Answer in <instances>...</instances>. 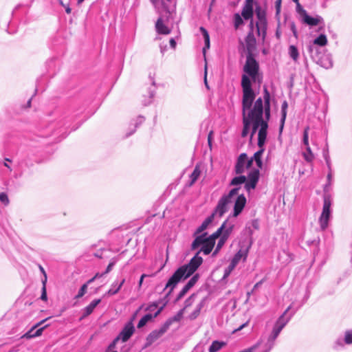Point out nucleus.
<instances>
[{
    "mask_svg": "<svg viewBox=\"0 0 352 352\" xmlns=\"http://www.w3.org/2000/svg\"><path fill=\"white\" fill-rule=\"evenodd\" d=\"M248 116L250 120V125L252 124L250 138L252 139L256 131L258 133V146L265 145L268 121L270 119V94L267 87L263 89V98H258L254 103L253 107L248 110Z\"/></svg>",
    "mask_w": 352,
    "mask_h": 352,
    "instance_id": "f257e3e1",
    "label": "nucleus"
},
{
    "mask_svg": "<svg viewBox=\"0 0 352 352\" xmlns=\"http://www.w3.org/2000/svg\"><path fill=\"white\" fill-rule=\"evenodd\" d=\"M199 254V252H197L188 264L179 267L170 277L165 286V289H169L167 295L173 291L181 280H185L193 274L201 265L203 258Z\"/></svg>",
    "mask_w": 352,
    "mask_h": 352,
    "instance_id": "f03ea898",
    "label": "nucleus"
},
{
    "mask_svg": "<svg viewBox=\"0 0 352 352\" xmlns=\"http://www.w3.org/2000/svg\"><path fill=\"white\" fill-rule=\"evenodd\" d=\"M241 87L243 90L242 114L243 124L241 136L245 138L248 135L250 128V120L248 118L246 111L252 107L256 95L252 88V82L245 75H243L241 78Z\"/></svg>",
    "mask_w": 352,
    "mask_h": 352,
    "instance_id": "7ed1b4c3",
    "label": "nucleus"
},
{
    "mask_svg": "<svg viewBox=\"0 0 352 352\" xmlns=\"http://www.w3.org/2000/svg\"><path fill=\"white\" fill-rule=\"evenodd\" d=\"M240 188V187H235L232 188L228 194L224 195L221 197L214 211L202 222L200 226L197 228L194 234L195 236L201 234L206 230L209 225L213 221L214 216L217 215L219 217H221L226 212L227 206L230 201L231 198L237 195L238 190H239Z\"/></svg>",
    "mask_w": 352,
    "mask_h": 352,
    "instance_id": "20e7f679",
    "label": "nucleus"
},
{
    "mask_svg": "<svg viewBox=\"0 0 352 352\" xmlns=\"http://www.w3.org/2000/svg\"><path fill=\"white\" fill-rule=\"evenodd\" d=\"M162 6L165 14L158 18L155 23V29L158 34L167 35L171 32V30L164 25V22L168 21L170 19L173 18V14L175 10L174 8H169L164 1H162Z\"/></svg>",
    "mask_w": 352,
    "mask_h": 352,
    "instance_id": "39448f33",
    "label": "nucleus"
},
{
    "mask_svg": "<svg viewBox=\"0 0 352 352\" xmlns=\"http://www.w3.org/2000/svg\"><path fill=\"white\" fill-rule=\"evenodd\" d=\"M259 71L258 63L254 58L253 54H248L246 56L245 64L243 67V72L247 74L248 78H251L254 82L257 80ZM244 74L242 75V76ZM246 76V74H245ZM250 79V78H249ZM251 81V80H250Z\"/></svg>",
    "mask_w": 352,
    "mask_h": 352,
    "instance_id": "423d86ee",
    "label": "nucleus"
},
{
    "mask_svg": "<svg viewBox=\"0 0 352 352\" xmlns=\"http://www.w3.org/2000/svg\"><path fill=\"white\" fill-rule=\"evenodd\" d=\"M324 203L322 211L319 218V223L321 229L324 230L328 226V222L331 216V199L329 194H324Z\"/></svg>",
    "mask_w": 352,
    "mask_h": 352,
    "instance_id": "0eeeda50",
    "label": "nucleus"
},
{
    "mask_svg": "<svg viewBox=\"0 0 352 352\" xmlns=\"http://www.w3.org/2000/svg\"><path fill=\"white\" fill-rule=\"evenodd\" d=\"M255 13L258 19V21L256 23L257 34L258 36L262 35L263 37H265L267 30L266 12L261 6H258L256 7Z\"/></svg>",
    "mask_w": 352,
    "mask_h": 352,
    "instance_id": "6e6552de",
    "label": "nucleus"
},
{
    "mask_svg": "<svg viewBox=\"0 0 352 352\" xmlns=\"http://www.w3.org/2000/svg\"><path fill=\"white\" fill-rule=\"evenodd\" d=\"M169 322H164V324L159 329L151 331L146 338V346L152 344L154 342L161 338L169 329Z\"/></svg>",
    "mask_w": 352,
    "mask_h": 352,
    "instance_id": "1a4fd4ad",
    "label": "nucleus"
},
{
    "mask_svg": "<svg viewBox=\"0 0 352 352\" xmlns=\"http://www.w3.org/2000/svg\"><path fill=\"white\" fill-rule=\"evenodd\" d=\"M259 175L258 169H254L249 173L245 184V189L248 192H250L256 188L259 179Z\"/></svg>",
    "mask_w": 352,
    "mask_h": 352,
    "instance_id": "9d476101",
    "label": "nucleus"
},
{
    "mask_svg": "<svg viewBox=\"0 0 352 352\" xmlns=\"http://www.w3.org/2000/svg\"><path fill=\"white\" fill-rule=\"evenodd\" d=\"M135 332V327L132 320L125 324L124 327L118 334L117 338L122 342L128 341Z\"/></svg>",
    "mask_w": 352,
    "mask_h": 352,
    "instance_id": "9b49d317",
    "label": "nucleus"
},
{
    "mask_svg": "<svg viewBox=\"0 0 352 352\" xmlns=\"http://www.w3.org/2000/svg\"><path fill=\"white\" fill-rule=\"evenodd\" d=\"M236 196H237V197H236V199L235 201L234 206V212H233L234 217H237L238 215H239V214L243 210V208L245 206V204H246V198L244 196V195H243V194L239 195V192L237 193V195L233 196L231 198V200L229 203H230L232 201V199Z\"/></svg>",
    "mask_w": 352,
    "mask_h": 352,
    "instance_id": "f8f14e48",
    "label": "nucleus"
},
{
    "mask_svg": "<svg viewBox=\"0 0 352 352\" xmlns=\"http://www.w3.org/2000/svg\"><path fill=\"white\" fill-rule=\"evenodd\" d=\"M47 320V318L43 320L41 322L36 324L34 326H33L27 333H25L24 334L23 338L30 339V338L40 336L42 334L43 329L48 325L47 324L43 327L38 329H36Z\"/></svg>",
    "mask_w": 352,
    "mask_h": 352,
    "instance_id": "ddd939ff",
    "label": "nucleus"
},
{
    "mask_svg": "<svg viewBox=\"0 0 352 352\" xmlns=\"http://www.w3.org/2000/svg\"><path fill=\"white\" fill-rule=\"evenodd\" d=\"M101 302V299H94L87 306H86L85 308H83L81 310L82 315L80 318V320H82L91 315L95 308Z\"/></svg>",
    "mask_w": 352,
    "mask_h": 352,
    "instance_id": "4468645a",
    "label": "nucleus"
},
{
    "mask_svg": "<svg viewBox=\"0 0 352 352\" xmlns=\"http://www.w3.org/2000/svg\"><path fill=\"white\" fill-rule=\"evenodd\" d=\"M253 2L245 0L241 11V16L245 20L252 19L254 15Z\"/></svg>",
    "mask_w": 352,
    "mask_h": 352,
    "instance_id": "2eb2a0df",
    "label": "nucleus"
},
{
    "mask_svg": "<svg viewBox=\"0 0 352 352\" xmlns=\"http://www.w3.org/2000/svg\"><path fill=\"white\" fill-rule=\"evenodd\" d=\"M247 161V154L243 153L239 155V156L237 158L235 166H234V170L236 174H241L245 172L246 167H245V163Z\"/></svg>",
    "mask_w": 352,
    "mask_h": 352,
    "instance_id": "dca6fc26",
    "label": "nucleus"
},
{
    "mask_svg": "<svg viewBox=\"0 0 352 352\" xmlns=\"http://www.w3.org/2000/svg\"><path fill=\"white\" fill-rule=\"evenodd\" d=\"M164 305L162 306L153 315L151 314H145L139 321L138 324V328L140 329L145 326L148 322L151 320L153 318L157 317L161 311L163 310Z\"/></svg>",
    "mask_w": 352,
    "mask_h": 352,
    "instance_id": "f3484780",
    "label": "nucleus"
},
{
    "mask_svg": "<svg viewBox=\"0 0 352 352\" xmlns=\"http://www.w3.org/2000/svg\"><path fill=\"white\" fill-rule=\"evenodd\" d=\"M245 41L248 54H252V52L256 47V38L254 32H248Z\"/></svg>",
    "mask_w": 352,
    "mask_h": 352,
    "instance_id": "a211bd4d",
    "label": "nucleus"
},
{
    "mask_svg": "<svg viewBox=\"0 0 352 352\" xmlns=\"http://www.w3.org/2000/svg\"><path fill=\"white\" fill-rule=\"evenodd\" d=\"M125 283V278H122L120 283L114 281L111 285L110 289L106 292V296H113L119 292L122 285Z\"/></svg>",
    "mask_w": 352,
    "mask_h": 352,
    "instance_id": "6ab92c4d",
    "label": "nucleus"
},
{
    "mask_svg": "<svg viewBox=\"0 0 352 352\" xmlns=\"http://www.w3.org/2000/svg\"><path fill=\"white\" fill-rule=\"evenodd\" d=\"M207 234H208L207 232H204L200 235L197 234V236L195 237V239H194V241L192 243L191 249L194 250L197 249L200 246L202 247L204 242L207 239V236H206Z\"/></svg>",
    "mask_w": 352,
    "mask_h": 352,
    "instance_id": "aec40b11",
    "label": "nucleus"
},
{
    "mask_svg": "<svg viewBox=\"0 0 352 352\" xmlns=\"http://www.w3.org/2000/svg\"><path fill=\"white\" fill-rule=\"evenodd\" d=\"M322 18L320 16H317L316 18L312 17L309 15H308L306 12H305L303 15V21L311 26L317 25L319 24L321 21H322Z\"/></svg>",
    "mask_w": 352,
    "mask_h": 352,
    "instance_id": "412c9836",
    "label": "nucleus"
},
{
    "mask_svg": "<svg viewBox=\"0 0 352 352\" xmlns=\"http://www.w3.org/2000/svg\"><path fill=\"white\" fill-rule=\"evenodd\" d=\"M287 107H288L287 102L286 100L283 101V102L282 103V105H281V118H280V128H279L280 133L282 132L283 127H284V124H285L286 116H287Z\"/></svg>",
    "mask_w": 352,
    "mask_h": 352,
    "instance_id": "4be33fe9",
    "label": "nucleus"
},
{
    "mask_svg": "<svg viewBox=\"0 0 352 352\" xmlns=\"http://www.w3.org/2000/svg\"><path fill=\"white\" fill-rule=\"evenodd\" d=\"M258 147H259V150L254 154L252 158L256 162L257 166L258 168H261L262 166H263L261 157L265 151V148H264V145H262L261 146H258Z\"/></svg>",
    "mask_w": 352,
    "mask_h": 352,
    "instance_id": "5701e85b",
    "label": "nucleus"
},
{
    "mask_svg": "<svg viewBox=\"0 0 352 352\" xmlns=\"http://www.w3.org/2000/svg\"><path fill=\"white\" fill-rule=\"evenodd\" d=\"M214 244L215 243H214V241H211L210 240L207 239L206 241L204 242V245H202V247L201 248V249L198 252H199V253L202 252H204V254L208 255L212 252Z\"/></svg>",
    "mask_w": 352,
    "mask_h": 352,
    "instance_id": "b1692460",
    "label": "nucleus"
},
{
    "mask_svg": "<svg viewBox=\"0 0 352 352\" xmlns=\"http://www.w3.org/2000/svg\"><path fill=\"white\" fill-rule=\"evenodd\" d=\"M226 344L225 342L214 340L212 342L211 345L210 346V347L208 349V351L209 352H217Z\"/></svg>",
    "mask_w": 352,
    "mask_h": 352,
    "instance_id": "393cba45",
    "label": "nucleus"
},
{
    "mask_svg": "<svg viewBox=\"0 0 352 352\" xmlns=\"http://www.w3.org/2000/svg\"><path fill=\"white\" fill-rule=\"evenodd\" d=\"M200 173H201V170H200L199 167L196 166L195 168H194V170L190 175V182L188 184L189 186H192L195 183V182L199 178Z\"/></svg>",
    "mask_w": 352,
    "mask_h": 352,
    "instance_id": "a878e982",
    "label": "nucleus"
},
{
    "mask_svg": "<svg viewBox=\"0 0 352 352\" xmlns=\"http://www.w3.org/2000/svg\"><path fill=\"white\" fill-rule=\"evenodd\" d=\"M184 311V309L179 310L175 316H174L172 318H170L165 322H169L168 328L170 327V326L172 324L173 322H179L182 318Z\"/></svg>",
    "mask_w": 352,
    "mask_h": 352,
    "instance_id": "bb28decb",
    "label": "nucleus"
},
{
    "mask_svg": "<svg viewBox=\"0 0 352 352\" xmlns=\"http://www.w3.org/2000/svg\"><path fill=\"white\" fill-rule=\"evenodd\" d=\"M247 177L244 175L234 177L230 182V186H239L242 184H245Z\"/></svg>",
    "mask_w": 352,
    "mask_h": 352,
    "instance_id": "cd10ccee",
    "label": "nucleus"
},
{
    "mask_svg": "<svg viewBox=\"0 0 352 352\" xmlns=\"http://www.w3.org/2000/svg\"><path fill=\"white\" fill-rule=\"evenodd\" d=\"M344 344H346L345 336H344V338L340 337L337 338L333 342L332 347L334 350H340L344 346Z\"/></svg>",
    "mask_w": 352,
    "mask_h": 352,
    "instance_id": "c85d7f7f",
    "label": "nucleus"
},
{
    "mask_svg": "<svg viewBox=\"0 0 352 352\" xmlns=\"http://www.w3.org/2000/svg\"><path fill=\"white\" fill-rule=\"evenodd\" d=\"M314 45H317L319 46H325L327 44V38L324 34H320L316 38H315L313 41Z\"/></svg>",
    "mask_w": 352,
    "mask_h": 352,
    "instance_id": "c756f323",
    "label": "nucleus"
},
{
    "mask_svg": "<svg viewBox=\"0 0 352 352\" xmlns=\"http://www.w3.org/2000/svg\"><path fill=\"white\" fill-rule=\"evenodd\" d=\"M223 229L224 225H221L215 232H214L210 236H207V239H208L211 241H214V243H215L216 239L221 237V236L222 235Z\"/></svg>",
    "mask_w": 352,
    "mask_h": 352,
    "instance_id": "7c9ffc66",
    "label": "nucleus"
},
{
    "mask_svg": "<svg viewBox=\"0 0 352 352\" xmlns=\"http://www.w3.org/2000/svg\"><path fill=\"white\" fill-rule=\"evenodd\" d=\"M289 54L290 57L295 61H296L299 56L298 49L294 45H290L289 47Z\"/></svg>",
    "mask_w": 352,
    "mask_h": 352,
    "instance_id": "2f4dec72",
    "label": "nucleus"
},
{
    "mask_svg": "<svg viewBox=\"0 0 352 352\" xmlns=\"http://www.w3.org/2000/svg\"><path fill=\"white\" fill-rule=\"evenodd\" d=\"M222 225H224V229L223 230L221 236L228 239L229 236L230 235L233 230L234 226L230 225L228 226H226V221H224Z\"/></svg>",
    "mask_w": 352,
    "mask_h": 352,
    "instance_id": "473e14b6",
    "label": "nucleus"
},
{
    "mask_svg": "<svg viewBox=\"0 0 352 352\" xmlns=\"http://www.w3.org/2000/svg\"><path fill=\"white\" fill-rule=\"evenodd\" d=\"M243 16L239 13H236L234 15V25L235 29H238L241 25L243 24Z\"/></svg>",
    "mask_w": 352,
    "mask_h": 352,
    "instance_id": "72a5a7b5",
    "label": "nucleus"
},
{
    "mask_svg": "<svg viewBox=\"0 0 352 352\" xmlns=\"http://www.w3.org/2000/svg\"><path fill=\"white\" fill-rule=\"evenodd\" d=\"M327 183L324 186V194H328L327 192L329 191V188L331 185V180L333 179V173H332L331 168L329 169V173L327 174Z\"/></svg>",
    "mask_w": 352,
    "mask_h": 352,
    "instance_id": "f704fd0d",
    "label": "nucleus"
},
{
    "mask_svg": "<svg viewBox=\"0 0 352 352\" xmlns=\"http://www.w3.org/2000/svg\"><path fill=\"white\" fill-rule=\"evenodd\" d=\"M306 153H303L304 159L308 162H312L314 159V155L311 151L310 146L306 147Z\"/></svg>",
    "mask_w": 352,
    "mask_h": 352,
    "instance_id": "c9c22d12",
    "label": "nucleus"
},
{
    "mask_svg": "<svg viewBox=\"0 0 352 352\" xmlns=\"http://www.w3.org/2000/svg\"><path fill=\"white\" fill-rule=\"evenodd\" d=\"M46 278L42 279V291H41V299L43 301H47V290H46Z\"/></svg>",
    "mask_w": 352,
    "mask_h": 352,
    "instance_id": "e433bc0d",
    "label": "nucleus"
},
{
    "mask_svg": "<svg viewBox=\"0 0 352 352\" xmlns=\"http://www.w3.org/2000/svg\"><path fill=\"white\" fill-rule=\"evenodd\" d=\"M190 289V288L186 284L178 294L175 300L178 301L182 298Z\"/></svg>",
    "mask_w": 352,
    "mask_h": 352,
    "instance_id": "4c0bfd02",
    "label": "nucleus"
},
{
    "mask_svg": "<svg viewBox=\"0 0 352 352\" xmlns=\"http://www.w3.org/2000/svg\"><path fill=\"white\" fill-rule=\"evenodd\" d=\"M87 287V284H83L80 288L77 295L75 296V299L82 298L86 294Z\"/></svg>",
    "mask_w": 352,
    "mask_h": 352,
    "instance_id": "58836bf2",
    "label": "nucleus"
},
{
    "mask_svg": "<svg viewBox=\"0 0 352 352\" xmlns=\"http://www.w3.org/2000/svg\"><path fill=\"white\" fill-rule=\"evenodd\" d=\"M227 240H228V239L221 236V237L217 243L215 250L213 253L214 254L220 250V249L223 246V245L225 244V243L226 242Z\"/></svg>",
    "mask_w": 352,
    "mask_h": 352,
    "instance_id": "ea45409f",
    "label": "nucleus"
},
{
    "mask_svg": "<svg viewBox=\"0 0 352 352\" xmlns=\"http://www.w3.org/2000/svg\"><path fill=\"white\" fill-rule=\"evenodd\" d=\"M309 127L307 126L303 131V139L302 142L306 146V147L309 146Z\"/></svg>",
    "mask_w": 352,
    "mask_h": 352,
    "instance_id": "a19ab883",
    "label": "nucleus"
},
{
    "mask_svg": "<svg viewBox=\"0 0 352 352\" xmlns=\"http://www.w3.org/2000/svg\"><path fill=\"white\" fill-rule=\"evenodd\" d=\"M199 278V274H195L193 276L188 280L186 285L191 289L198 281Z\"/></svg>",
    "mask_w": 352,
    "mask_h": 352,
    "instance_id": "79ce46f5",
    "label": "nucleus"
},
{
    "mask_svg": "<svg viewBox=\"0 0 352 352\" xmlns=\"http://www.w3.org/2000/svg\"><path fill=\"white\" fill-rule=\"evenodd\" d=\"M323 157L326 162V164H327L328 169H331V160H330V157L329 155L328 149L323 151Z\"/></svg>",
    "mask_w": 352,
    "mask_h": 352,
    "instance_id": "37998d69",
    "label": "nucleus"
},
{
    "mask_svg": "<svg viewBox=\"0 0 352 352\" xmlns=\"http://www.w3.org/2000/svg\"><path fill=\"white\" fill-rule=\"evenodd\" d=\"M345 335V344H352V329L347 330L344 332Z\"/></svg>",
    "mask_w": 352,
    "mask_h": 352,
    "instance_id": "c03bdc74",
    "label": "nucleus"
},
{
    "mask_svg": "<svg viewBox=\"0 0 352 352\" xmlns=\"http://www.w3.org/2000/svg\"><path fill=\"white\" fill-rule=\"evenodd\" d=\"M118 261V258H113L110 263H109L108 266L107 267V269L105 270V272H104V274H108L109 272H110L113 266L116 265V263H117Z\"/></svg>",
    "mask_w": 352,
    "mask_h": 352,
    "instance_id": "a18cd8bd",
    "label": "nucleus"
},
{
    "mask_svg": "<svg viewBox=\"0 0 352 352\" xmlns=\"http://www.w3.org/2000/svg\"><path fill=\"white\" fill-rule=\"evenodd\" d=\"M243 256H244L245 260L246 258V254H245L241 250H239L234 254L232 259L239 263L240 260Z\"/></svg>",
    "mask_w": 352,
    "mask_h": 352,
    "instance_id": "49530a36",
    "label": "nucleus"
},
{
    "mask_svg": "<svg viewBox=\"0 0 352 352\" xmlns=\"http://www.w3.org/2000/svg\"><path fill=\"white\" fill-rule=\"evenodd\" d=\"M0 201L6 206L9 204L10 201L8 195L6 192L0 193Z\"/></svg>",
    "mask_w": 352,
    "mask_h": 352,
    "instance_id": "de8ad7c7",
    "label": "nucleus"
},
{
    "mask_svg": "<svg viewBox=\"0 0 352 352\" xmlns=\"http://www.w3.org/2000/svg\"><path fill=\"white\" fill-rule=\"evenodd\" d=\"M199 30L203 34L204 43L210 42V36L208 31L204 27H200Z\"/></svg>",
    "mask_w": 352,
    "mask_h": 352,
    "instance_id": "09e8293b",
    "label": "nucleus"
},
{
    "mask_svg": "<svg viewBox=\"0 0 352 352\" xmlns=\"http://www.w3.org/2000/svg\"><path fill=\"white\" fill-rule=\"evenodd\" d=\"M195 294H191L186 300H185V307L184 308L185 309V308L190 306L195 298Z\"/></svg>",
    "mask_w": 352,
    "mask_h": 352,
    "instance_id": "8fccbe9b",
    "label": "nucleus"
},
{
    "mask_svg": "<svg viewBox=\"0 0 352 352\" xmlns=\"http://www.w3.org/2000/svg\"><path fill=\"white\" fill-rule=\"evenodd\" d=\"M144 121V118L143 116H139L138 118H137V120H136V122L135 124V129L128 135H130L131 134H133L135 131V129L140 125Z\"/></svg>",
    "mask_w": 352,
    "mask_h": 352,
    "instance_id": "3c124183",
    "label": "nucleus"
},
{
    "mask_svg": "<svg viewBox=\"0 0 352 352\" xmlns=\"http://www.w3.org/2000/svg\"><path fill=\"white\" fill-rule=\"evenodd\" d=\"M233 270L234 269H232L230 266L228 265L224 270L223 278L225 279L227 277H228Z\"/></svg>",
    "mask_w": 352,
    "mask_h": 352,
    "instance_id": "603ef678",
    "label": "nucleus"
},
{
    "mask_svg": "<svg viewBox=\"0 0 352 352\" xmlns=\"http://www.w3.org/2000/svg\"><path fill=\"white\" fill-rule=\"evenodd\" d=\"M200 312L199 311L197 310V309H195L189 316V318L190 320H195L196 319L199 315Z\"/></svg>",
    "mask_w": 352,
    "mask_h": 352,
    "instance_id": "864d4df0",
    "label": "nucleus"
},
{
    "mask_svg": "<svg viewBox=\"0 0 352 352\" xmlns=\"http://www.w3.org/2000/svg\"><path fill=\"white\" fill-rule=\"evenodd\" d=\"M120 340L116 337L113 340V342L109 344V350H111L113 349H114L116 347V345L117 344V342L119 341Z\"/></svg>",
    "mask_w": 352,
    "mask_h": 352,
    "instance_id": "5fc2aeb1",
    "label": "nucleus"
},
{
    "mask_svg": "<svg viewBox=\"0 0 352 352\" xmlns=\"http://www.w3.org/2000/svg\"><path fill=\"white\" fill-rule=\"evenodd\" d=\"M253 161H254V160H253L252 157H251L250 159H248L247 157V161H246V163H245L246 169H248V168H250L252 166V165L253 164Z\"/></svg>",
    "mask_w": 352,
    "mask_h": 352,
    "instance_id": "6e6d98bb",
    "label": "nucleus"
},
{
    "mask_svg": "<svg viewBox=\"0 0 352 352\" xmlns=\"http://www.w3.org/2000/svg\"><path fill=\"white\" fill-rule=\"evenodd\" d=\"M157 307V303H156V302H153V304L150 305L146 308V310L150 311H153L155 309H156Z\"/></svg>",
    "mask_w": 352,
    "mask_h": 352,
    "instance_id": "4d7b16f0",
    "label": "nucleus"
},
{
    "mask_svg": "<svg viewBox=\"0 0 352 352\" xmlns=\"http://www.w3.org/2000/svg\"><path fill=\"white\" fill-rule=\"evenodd\" d=\"M321 65L324 67L329 68L332 67V63L329 59H328L327 62L324 63H322V62L321 61Z\"/></svg>",
    "mask_w": 352,
    "mask_h": 352,
    "instance_id": "13d9d810",
    "label": "nucleus"
},
{
    "mask_svg": "<svg viewBox=\"0 0 352 352\" xmlns=\"http://www.w3.org/2000/svg\"><path fill=\"white\" fill-rule=\"evenodd\" d=\"M263 283V280H260L259 282L256 283L252 290V292H254L256 289H258Z\"/></svg>",
    "mask_w": 352,
    "mask_h": 352,
    "instance_id": "bf43d9fd",
    "label": "nucleus"
},
{
    "mask_svg": "<svg viewBox=\"0 0 352 352\" xmlns=\"http://www.w3.org/2000/svg\"><path fill=\"white\" fill-rule=\"evenodd\" d=\"M204 305V300H202L196 307L195 309L201 312V309L203 308Z\"/></svg>",
    "mask_w": 352,
    "mask_h": 352,
    "instance_id": "052dcab7",
    "label": "nucleus"
},
{
    "mask_svg": "<svg viewBox=\"0 0 352 352\" xmlns=\"http://www.w3.org/2000/svg\"><path fill=\"white\" fill-rule=\"evenodd\" d=\"M239 263L233 259L231 260L229 266H230L232 269H234Z\"/></svg>",
    "mask_w": 352,
    "mask_h": 352,
    "instance_id": "680f3d73",
    "label": "nucleus"
},
{
    "mask_svg": "<svg viewBox=\"0 0 352 352\" xmlns=\"http://www.w3.org/2000/svg\"><path fill=\"white\" fill-rule=\"evenodd\" d=\"M239 263L233 259L231 260L229 266H230L232 269H234Z\"/></svg>",
    "mask_w": 352,
    "mask_h": 352,
    "instance_id": "e2e57ef3",
    "label": "nucleus"
},
{
    "mask_svg": "<svg viewBox=\"0 0 352 352\" xmlns=\"http://www.w3.org/2000/svg\"><path fill=\"white\" fill-rule=\"evenodd\" d=\"M169 43H170V47H171L172 48L175 49V47H176V41H175V40L173 38H171L170 39Z\"/></svg>",
    "mask_w": 352,
    "mask_h": 352,
    "instance_id": "0e129e2a",
    "label": "nucleus"
},
{
    "mask_svg": "<svg viewBox=\"0 0 352 352\" xmlns=\"http://www.w3.org/2000/svg\"><path fill=\"white\" fill-rule=\"evenodd\" d=\"M250 24H249V28H250V31L249 32H254V21H253V19H250Z\"/></svg>",
    "mask_w": 352,
    "mask_h": 352,
    "instance_id": "69168bd1",
    "label": "nucleus"
},
{
    "mask_svg": "<svg viewBox=\"0 0 352 352\" xmlns=\"http://www.w3.org/2000/svg\"><path fill=\"white\" fill-rule=\"evenodd\" d=\"M146 276H147V275H146V274H142V275L141 276L140 279L139 283H138V285H139V287H140L142 286V283H143V280H144V278L145 277H146Z\"/></svg>",
    "mask_w": 352,
    "mask_h": 352,
    "instance_id": "338daca9",
    "label": "nucleus"
},
{
    "mask_svg": "<svg viewBox=\"0 0 352 352\" xmlns=\"http://www.w3.org/2000/svg\"><path fill=\"white\" fill-rule=\"evenodd\" d=\"M252 225L255 229H258V222L257 220H254L252 223Z\"/></svg>",
    "mask_w": 352,
    "mask_h": 352,
    "instance_id": "774afa93",
    "label": "nucleus"
}]
</instances>
